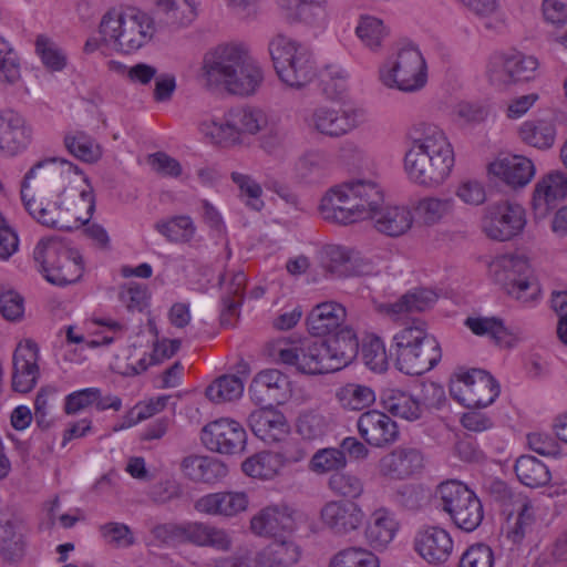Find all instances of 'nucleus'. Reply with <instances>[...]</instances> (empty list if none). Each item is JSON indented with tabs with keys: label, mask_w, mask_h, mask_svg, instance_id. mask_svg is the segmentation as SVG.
Listing matches in <instances>:
<instances>
[{
	"label": "nucleus",
	"mask_w": 567,
	"mask_h": 567,
	"mask_svg": "<svg viewBox=\"0 0 567 567\" xmlns=\"http://www.w3.org/2000/svg\"><path fill=\"white\" fill-rule=\"evenodd\" d=\"M157 11L163 16L165 24L185 27L196 17V7L193 0H157Z\"/></svg>",
	"instance_id": "nucleus-46"
},
{
	"label": "nucleus",
	"mask_w": 567,
	"mask_h": 567,
	"mask_svg": "<svg viewBox=\"0 0 567 567\" xmlns=\"http://www.w3.org/2000/svg\"><path fill=\"white\" fill-rule=\"evenodd\" d=\"M494 281L518 301L526 303L536 298L538 285L532 277L528 259L522 255H504L489 265Z\"/></svg>",
	"instance_id": "nucleus-11"
},
{
	"label": "nucleus",
	"mask_w": 567,
	"mask_h": 567,
	"mask_svg": "<svg viewBox=\"0 0 567 567\" xmlns=\"http://www.w3.org/2000/svg\"><path fill=\"white\" fill-rule=\"evenodd\" d=\"M472 396L470 409L486 408L499 395V385L486 371L472 369Z\"/></svg>",
	"instance_id": "nucleus-45"
},
{
	"label": "nucleus",
	"mask_w": 567,
	"mask_h": 567,
	"mask_svg": "<svg viewBox=\"0 0 567 567\" xmlns=\"http://www.w3.org/2000/svg\"><path fill=\"white\" fill-rule=\"evenodd\" d=\"M199 84L209 92L250 96L261 87L265 74L243 43H221L208 50L197 72Z\"/></svg>",
	"instance_id": "nucleus-2"
},
{
	"label": "nucleus",
	"mask_w": 567,
	"mask_h": 567,
	"mask_svg": "<svg viewBox=\"0 0 567 567\" xmlns=\"http://www.w3.org/2000/svg\"><path fill=\"white\" fill-rule=\"evenodd\" d=\"M231 181L238 186L240 197L249 208L256 212L262 209L265 205L261 199L262 189L251 176L234 172L231 173Z\"/></svg>",
	"instance_id": "nucleus-64"
},
{
	"label": "nucleus",
	"mask_w": 567,
	"mask_h": 567,
	"mask_svg": "<svg viewBox=\"0 0 567 567\" xmlns=\"http://www.w3.org/2000/svg\"><path fill=\"white\" fill-rule=\"evenodd\" d=\"M360 437L372 447H388L394 444L400 435L398 424L386 413L372 409L361 413L357 420Z\"/></svg>",
	"instance_id": "nucleus-17"
},
{
	"label": "nucleus",
	"mask_w": 567,
	"mask_h": 567,
	"mask_svg": "<svg viewBox=\"0 0 567 567\" xmlns=\"http://www.w3.org/2000/svg\"><path fill=\"white\" fill-rule=\"evenodd\" d=\"M154 228L169 243L174 244L189 243L196 233L194 220L188 215L172 216L169 218L158 220Z\"/></svg>",
	"instance_id": "nucleus-44"
},
{
	"label": "nucleus",
	"mask_w": 567,
	"mask_h": 567,
	"mask_svg": "<svg viewBox=\"0 0 567 567\" xmlns=\"http://www.w3.org/2000/svg\"><path fill=\"white\" fill-rule=\"evenodd\" d=\"M367 122L364 109L354 105L332 107L320 105L305 117L308 130L327 137L338 138L357 130Z\"/></svg>",
	"instance_id": "nucleus-12"
},
{
	"label": "nucleus",
	"mask_w": 567,
	"mask_h": 567,
	"mask_svg": "<svg viewBox=\"0 0 567 567\" xmlns=\"http://www.w3.org/2000/svg\"><path fill=\"white\" fill-rule=\"evenodd\" d=\"M398 530L395 514L386 507H379L370 514L364 536L373 549L381 550L394 539Z\"/></svg>",
	"instance_id": "nucleus-31"
},
{
	"label": "nucleus",
	"mask_w": 567,
	"mask_h": 567,
	"mask_svg": "<svg viewBox=\"0 0 567 567\" xmlns=\"http://www.w3.org/2000/svg\"><path fill=\"white\" fill-rule=\"evenodd\" d=\"M379 80L403 93H416L427 84V64L421 50L413 44L399 48L379 68Z\"/></svg>",
	"instance_id": "nucleus-8"
},
{
	"label": "nucleus",
	"mask_w": 567,
	"mask_h": 567,
	"mask_svg": "<svg viewBox=\"0 0 567 567\" xmlns=\"http://www.w3.org/2000/svg\"><path fill=\"white\" fill-rule=\"evenodd\" d=\"M33 259L45 279L53 285L65 286L82 276L81 256L54 238L39 240Z\"/></svg>",
	"instance_id": "nucleus-10"
},
{
	"label": "nucleus",
	"mask_w": 567,
	"mask_h": 567,
	"mask_svg": "<svg viewBox=\"0 0 567 567\" xmlns=\"http://www.w3.org/2000/svg\"><path fill=\"white\" fill-rule=\"evenodd\" d=\"M336 401L344 412H361L375 402V391L362 383L349 382L336 390Z\"/></svg>",
	"instance_id": "nucleus-38"
},
{
	"label": "nucleus",
	"mask_w": 567,
	"mask_h": 567,
	"mask_svg": "<svg viewBox=\"0 0 567 567\" xmlns=\"http://www.w3.org/2000/svg\"><path fill=\"white\" fill-rule=\"evenodd\" d=\"M489 172L511 187H524L533 178L535 167L530 159L519 155H508L489 164Z\"/></svg>",
	"instance_id": "nucleus-32"
},
{
	"label": "nucleus",
	"mask_w": 567,
	"mask_h": 567,
	"mask_svg": "<svg viewBox=\"0 0 567 567\" xmlns=\"http://www.w3.org/2000/svg\"><path fill=\"white\" fill-rule=\"evenodd\" d=\"M381 206L369 217L373 219L378 231L390 237H398L411 228L413 216L409 208L404 206Z\"/></svg>",
	"instance_id": "nucleus-36"
},
{
	"label": "nucleus",
	"mask_w": 567,
	"mask_h": 567,
	"mask_svg": "<svg viewBox=\"0 0 567 567\" xmlns=\"http://www.w3.org/2000/svg\"><path fill=\"white\" fill-rule=\"evenodd\" d=\"M248 425L257 437L268 444L280 442L289 432L282 414L265 409L252 411Z\"/></svg>",
	"instance_id": "nucleus-35"
},
{
	"label": "nucleus",
	"mask_w": 567,
	"mask_h": 567,
	"mask_svg": "<svg viewBox=\"0 0 567 567\" xmlns=\"http://www.w3.org/2000/svg\"><path fill=\"white\" fill-rule=\"evenodd\" d=\"M347 317L346 308L334 301H326L312 308L307 317L308 330L312 336H326L341 327Z\"/></svg>",
	"instance_id": "nucleus-34"
},
{
	"label": "nucleus",
	"mask_w": 567,
	"mask_h": 567,
	"mask_svg": "<svg viewBox=\"0 0 567 567\" xmlns=\"http://www.w3.org/2000/svg\"><path fill=\"white\" fill-rule=\"evenodd\" d=\"M258 557L260 567H291L299 560L300 549L290 540L274 542Z\"/></svg>",
	"instance_id": "nucleus-41"
},
{
	"label": "nucleus",
	"mask_w": 567,
	"mask_h": 567,
	"mask_svg": "<svg viewBox=\"0 0 567 567\" xmlns=\"http://www.w3.org/2000/svg\"><path fill=\"white\" fill-rule=\"evenodd\" d=\"M413 546L415 551L427 563L442 564L452 554L453 540L444 528L429 526L416 532Z\"/></svg>",
	"instance_id": "nucleus-23"
},
{
	"label": "nucleus",
	"mask_w": 567,
	"mask_h": 567,
	"mask_svg": "<svg viewBox=\"0 0 567 567\" xmlns=\"http://www.w3.org/2000/svg\"><path fill=\"white\" fill-rule=\"evenodd\" d=\"M514 468L517 478L528 487H540L550 481L548 467L532 455L519 456Z\"/></svg>",
	"instance_id": "nucleus-48"
},
{
	"label": "nucleus",
	"mask_w": 567,
	"mask_h": 567,
	"mask_svg": "<svg viewBox=\"0 0 567 567\" xmlns=\"http://www.w3.org/2000/svg\"><path fill=\"white\" fill-rule=\"evenodd\" d=\"M465 326L476 336L488 337L496 343L503 342L508 337L504 322L497 317L467 318Z\"/></svg>",
	"instance_id": "nucleus-60"
},
{
	"label": "nucleus",
	"mask_w": 567,
	"mask_h": 567,
	"mask_svg": "<svg viewBox=\"0 0 567 567\" xmlns=\"http://www.w3.org/2000/svg\"><path fill=\"white\" fill-rule=\"evenodd\" d=\"M246 281L247 278L243 271H225L219 276L218 282L223 290L220 313L223 326H234L244 299Z\"/></svg>",
	"instance_id": "nucleus-26"
},
{
	"label": "nucleus",
	"mask_w": 567,
	"mask_h": 567,
	"mask_svg": "<svg viewBox=\"0 0 567 567\" xmlns=\"http://www.w3.org/2000/svg\"><path fill=\"white\" fill-rule=\"evenodd\" d=\"M297 0H279V8L289 22L318 23L324 16V4L299 3Z\"/></svg>",
	"instance_id": "nucleus-53"
},
{
	"label": "nucleus",
	"mask_w": 567,
	"mask_h": 567,
	"mask_svg": "<svg viewBox=\"0 0 567 567\" xmlns=\"http://www.w3.org/2000/svg\"><path fill=\"white\" fill-rule=\"evenodd\" d=\"M380 402L389 413L408 421L419 420L423 412L420 400L399 389L383 390Z\"/></svg>",
	"instance_id": "nucleus-37"
},
{
	"label": "nucleus",
	"mask_w": 567,
	"mask_h": 567,
	"mask_svg": "<svg viewBox=\"0 0 567 567\" xmlns=\"http://www.w3.org/2000/svg\"><path fill=\"white\" fill-rule=\"evenodd\" d=\"M289 380L277 369L258 372L248 389L250 399L262 408L284 403L289 396Z\"/></svg>",
	"instance_id": "nucleus-18"
},
{
	"label": "nucleus",
	"mask_w": 567,
	"mask_h": 567,
	"mask_svg": "<svg viewBox=\"0 0 567 567\" xmlns=\"http://www.w3.org/2000/svg\"><path fill=\"white\" fill-rule=\"evenodd\" d=\"M38 347L32 341L20 343L13 353L12 389L19 393L31 391L39 378Z\"/></svg>",
	"instance_id": "nucleus-24"
},
{
	"label": "nucleus",
	"mask_w": 567,
	"mask_h": 567,
	"mask_svg": "<svg viewBox=\"0 0 567 567\" xmlns=\"http://www.w3.org/2000/svg\"><path fill=\"white\" fill-rule=\"evenodd\" d=\"M383 200V193L374 182L353 179L328 189L319 212L327 221L348 225L368 219Z\"/></svg>",
	"instance_id": "nucleus-4"
},
{
	"label": "nucleus",
	"mask_w": 567,
	"mask_h": 567,
	"mask_svg": "<svg viewBox=\"0 0 567 567\" xmlns=\"http://www.w3.org/2000/svg\"><path fill=\"white\" fill-rule=\"evenodd\" d=\"M99 31L104 43L112 44L123 53H132L151 42L156 29L148 13L131 10L121 14L105 13Z\"/></svg>",
	"instance_id": "nucleus-7"
},
{
	"label": "nucleus",
	"mask_w": 567,
	"mask_h": 567,
	"mask_svg": "<svg viewBox=\"0 0 567 567\" xmlns=\"http://www.w3.org/2000/svg\"><path fill=\"white\" fill-rule=\"evenodd\" d=\"M99 530L104 543L113 548H128L135 544L133 532L124 523H105Z\"/></svg>",
	"instance_id": "nucleus-63"
},
{
	"label": "nucleus",
	"mask_w": 567,
	"mask_h": 567,
	"mask_svg": "<svg viewBox=\"0 0 567 567\" xmlns=\"http://www.w3.org/2000/svg\"><path fill=\"white\" fill-rule=\"evenodd\" d=\"M354 32L367 50L379 53L382 51L391 30L382 19L370 14H362L358 19Z\"/></svg>",
	"instance_id": "nucleus-39"
},
{
	"label": "nucleus",
	"mask_w": 567,
	"mask_h": 567,
	"mask_svg": "<svg viewBox=\"0 0 567 567\" xmlns=\"http://www.w3.org/2000/svg\"><path fill=\"white\" fill-rule=\"evenodd\" d=\"M63 142L69 153L84 163L93 164L102 157L101 145L83 131L69 132Z\"/></svg>",
	"instance_id": "nucleus-42"
},
{
	"label": "nucleus",
	"mask_w": 567,
	"mask_h": 567,
	"mask_svg": "<svg viewBox=\"0 0 567 567\" xmlns=\"http://www.w3.org/2000/svg\"><path fill=\"white\" fill-rule=\"evenodd\" d=\"M411 146L404 155V169L413 183L436 187L454 166V152L445 132L433 123L420 122L409 131Z\"/></svg>",
	"instance_id": "nucleus-3"
},
{
	"label": "nucleus",
	"mask_w": 567,
	"mask_h": 567,
	"mask_svg": "<svg viewBox=\"0 0 567 567\" xmlns=\"http://www.w3.org/2000/svg\"><path fill=\"white\" fill-rule=\"evenodd\" d=\"M199 131L216 145L227 147L240 143L235 126L230 124L229 112L224 118L207 117L199 123Z\"/></svg>",
	"instance_id": "nucleus-43"
},
{
	"label": "nucleus",
	"mask_w": 567,
	"mask_h": 567,
	"mask_svg": "<svg viewBox=\"0 0 567 567\" xmlns=\"http://www.w3.org/2000/svg\"><path fill=\"white\" fill-rule=\"evenodd\" d=\"M296 512L287 505H270L260 509L250 519V530L257 536L276 537L290 533L296 527Z\"/></svg>",
	"instance_id": "nucleus-22"
},
{
	"label": "nucleus",
	"mask_w": 567,
	"mask_h": 567,
	"mask_svg": "<svg viewBox=\"0 0 567 567\" xmlns=\"http://www.w3.org/2000/svg\"><path fill=\"white\" fill-rule=\"evenodd\" d=\"M296 429L303 440L316 441L327 435L331 430V425L324 414L309 410L299 414Z\"/></svg>",
	"instance_id": "nucleus-52"
},
{
	"label": "nucleus",
	"mask_w": 567,
	"mask_h": 567,
	"mask_svg": "<svg viewBox=\"0 0 567 567\" xmlns=\"http://www.w3.org/2000/svg\"><path fill=\"white\" fill-rule=\"evenodd\" d=\"M522 141L539 150L550 148L556 140V127L549 121L524 122L519 127Z\"/></svg>",
	"instance_id": "nucleus-49"
},
{
	"label": "nucleus",
	"mask_w": 567,
	"mask_h": 567,
	"mask_svg": "<svg viewBox=\"0 0 567 567\" xmlns=\"http://www.w3.org/2000/svg\"><path fill=\"white\" fill-rule=\"evenodd\" d=\"M71 174L80 175V168L63 158H48L34 164L25 174L21 198L25 209L39 224L63 230L87 224L95 209L92 187L76 195L66 184Z\"/></svg>",
	"instance_id": "nucleus-1"
},
{
	"label": "nucleus",
	"mask_w": 567,
	"mask_h": 567,
	"mask_svg": "<svg viewBox=\"0 0 567 567\" xmlns=\"http://www.w3.org/2000/svg\"><path fill=\"white\" fill-rule=\"evenodd\" d=\"M437 506L449 515L451 522L461 530L474 532L484 518L481 499L466 484L457 480H447L435 489Z\"/></svg>",
	"instance_id": "nucleus-9"
},
{
	"label": "nucleus",
	"mask_w": 567,
	"mask_h": 567,
	"mask_svg": "<svg viewBox=\"0 0 567 567\" xmlns=\"http://www.w3.org/2000/svg\"><path fill=\"white\" fill-rule=\"evenodd\" d=\"M330 567H379V560L365 549L351 547L339 551L331 559Z\"/></svg>",
	"instance_id": "nucleus-62"
},
{
	"label": "nucleus",
	"mask_w": 567,
	"mask_h": 567,
	"mask_svg": "<svg viewBox=\"0 0 567 567\" xmlns=\"http://www.w3.org/2000/svg\"><path fill=\"white\" fill-rule=\"evenodd\" d=\"M23 553L22 534L17 520L9 519L0 524V554L13 560Z\"/></svg>",
	"instance_id": "nucleus-56"
},
{
	"label": "nucleus",
	"mask_w": 567,
	"mask_h": 567,
	"mask_svg": "<svg viewBox=\"0 0 567 567\" xmlns=\"http://www.w3.org/2000/svg\"><path fill=\"white\" fill-rule=\"evenodd\" d=\"M244 473L250 477L270 480L280 471L274 451H262L245 460L241 464Z\"/></svg>",
	"instance_id": "nucleus-54"
},
{
	"label": "nucleus",
	"mask_w": 567,
	"mask_h": 567,
	"mask_svg": "<svg viewBox=\"0 0 567 567\" xmlns=\"http://www.w3.org/2000/svg\"><path fill=\"white\" fill-rule=\"evenodd\" d=\"M525 224L524 208L509 200H499L487 205L482 217L484 234L498 241L511 240L522 233Z\"/></svg>",
	"instance_id": "nucleus-14"
},
{
	"label": "nucleus",
	"mask_w": 567,
	"mask_h": 567,
	"mask_svg": "<svg viewBox=\"0 0 567 567\" xmlns=\"http://www.w3.org/2000/svg\"><path fill=\"white\" fill-rule=\"evenodd\" d=\"M249 498L245 492H217L198 498L194 508L209 516L235 517L248 508Z\"/></svg>",
	"instance_id": "nucleus-25"
},
{
	"label": "nucleus",
	"mask_w": 567,
	"mask_h": 567,
	"mask_svg": "<svg viewBox=\"0 0 567 567\" xmlns=\"http://www.w3.org/2000/svg\"><path fill=\"white\" fill-rule=\"evenodd\" d=\"M390 355L395 358L401 372L420 375L439 363L442 352L435 337L427 332L426 323L413 319L393 336Z\"/></svg>",
	"instance_id": "nucleus-5"
},
{
	"label": "nucleus",
	"mask_w": 567,
	"mask_h": 567,
	"mask_svg": "<svg viewBox=\"0 0 567 567\" xmlns=\"http://www.w3.org/2000/svg\"><path fill=\"white\" fill-rule=\"evenodd\" d=\"M292 172L296 182L305 185H318L331 175L332 164L324 152L309 150L295 161Z\"/></svg>",
	"instance_id": "nucleus-28"
},
{
	"label": "nucleus",
	"mask_w": 567,
	"mask_h": 567,
	"mask_svg": "<svg viewBox=\"0 0 567 567\" xmlns=\"http://www.w3.org/2000/svg\"><path fill=\"white\" fill-rule=\"evenodd\" d=\"M230 124L240 137L241 134L255 135L267 127L268 117L266 113L259 109L239 107L229 111Z\"/></svg>",
	"instance_id": "nucleus-50"
},
{
	"label": "nucleus",
	"mask_w": 567,
	"mask_h": 567,
	"mask_svg": "<svg viewBox=\"0 0 567 567\" xmlns=\"http://www.w3.org/2000/svg\"><path fill=\"white\" fill-rule=\"evenodd\" d=\"M186 477L194 482L213 483L226 475L225 465L208 456L190 455L185 457L181 464Z\"/></svg>",
	"instance_id": "nucleus-40"
},
{
	"label": "nucleus",
	"mask_w": 567,
	"mask_h": 567,
	"mask_svg": "<svg viewBox=\"0 0 567 567\" xmlns=\"http://www.w3.org/2000/svg\"><path fill=\"white\" fill-rule=\"evenodd\" d=\"M454 199L451 197H425L417 204L416 212L420 218L427 225H434L452 214Z\"/></svg>",
	"instance_id": "nucleus-57"
},
{
	"label": "nucleus",
	"mask_w": 567,
	"mask_h": 567,
	"mask_svg": "<svg viewBox=\"0 0 567 567\" xmlns=\"http://www.w3.org/2000/svg\"><path fill=\"white\" fill-rule=\"evenodd\" d=\"M181 542L220 551H229L233 546L231 536L226 529L202 522L182 523Z\"/></svg>",
	"instance_id": "nucleus-27"
},
{
	"label": "nucleus",
	"mask_w": 567,
	"mask_h": 567,
	"mask_svg": "<svg viewBox=\"0 0 567 567\" xmlns=\"http://www.w3.org/2000/svg\"><path fill=\"white\" fill-rule=\"evenodd\" d=\"M330 491L346 498H359L363 491L364 485L362 480L351 472L339 471L333 473L328 481Z\"/></svg>",
	"instance_id": "nucleus-59"
},
{
	"label": "nucleus",
	"mask_w": 567,
	"mask_h": 567,
	"mask_svg": "<svg viewBox=\"0 0 567 567\" xmlns=\"http://www.w3.org/2000/svg\"><path fill=\"white\" fill-rule=\"evenodd\" d=\"M324 351L327 350L321 340L300 343L279 340L272 346L270 354L275 360L293 365L303 374L315 375L333 372Z\"/></svg>",
	"instance_id": "nucleus-13"
},
{
	"label": "nucleus",
	"mask_w": 567,
	"mask_h": 567,
	"mask_svg": "<svg viewBox=\"0 0 567 567\" xmlns=\"http://www.w3.org/2000/svg\"><path fill=\"white\" fill-rule=\"evenodd\" d=\"M34 51L44 68L51 72H61L68 64L66 52L48 34L40 33L35 37Z\"/></svg>",
	"instance_id": "nucleus-47"
},
{
	"label": "nucleus",
	"mask_w": 567,
	"mask_h": 567,
	"mask_svg": "<svg viewBox=\"0 0 567 567\" xmlns=\"http://www.w3.org/2000/svg\"><path fill=\"white\" fill-rule=\"evenodd\" d=\"M326 268L337 277H349L357 275L355 260L352 254L341 246H329L326 249Z\"/></svg>",
	"instance_id": "nucleus-58"
},
{
	"label": "nucleus",
	"mask_w": 567,
	"mask_h": 567,
	"mask_svg": "<svg viewBox=\"0 0 567 567\" xmlns=\"http://www.w3.org/2000/svg\"><path fill=\"white\" fill-rule=\"evenodd\" d=\"M437 301L435 291L426 288H414L402 295L395 302H380L375 310L398 321L413 313L424 312L431 309Z\"/></svg>",
	"instance_id": "nucleus-21"
},
{
	"label": "nucleus",
	"mask_w": 567,
	"mask_h": 567,
	"mask_svg": "<svg viewBox=\"0 0 567 567\" xmlns=\"http://www.w3.org/2000/svg\"><path fill=\"white\" fill-rule=\"evenodd\" d=\"M538 62L534 56L520 52L496 53L488 63L489 81L498 86L534 78Z\"/></svg>",
	"instance_id": "nucleus-16"
},
{
	"label": "nucleus",
	"mask_w": 567,
	"mask_h": 567,
	"mask_svg": "<svg viewBox=\"0 0 567 567\" xmlns=\"http://www.w3.org/2000/svg\"><path fill=\"white\" fill-rule=\"evenodd\" d=\"M346 465V454L337 447L320 449L309 461V470L316 474L336 473L344 468Z\"/></svg>",
	"instance_id": "nucleus-55"
},
{
	"label": "nucleus",
	"mask_w": 567,
	"mask_h": 567,
	"mask_svg": "<svg viewBox=\"0 0 567 567\" xmlns=\"http://www.w3.org/2000/svg\"><path fill=\"white\" fill-rule=\"evenodd\" d=\"M21 79L20 60L9 41L0 38V81L13 85Z\"/></svg>",
	"instance_id": "nucleus-61"
},
{
	"label": "nucleus",
	"mask_w": 567,
	"mask_h": 567,
	"mask_svg": "<svg viewBox=\"0 0 567 567\" xmlns=\"http://www.w3.org/2000/svg\"><path fill=\"white\" fill-rule=\"evenodd\" d=\"M200 440L212 452L233 455L245 450L247 434L239 422L221 417L203 427Z\"/></svg>",
	"instance_id": "nucleus-15"
},
{
	"label": "nucleus",
	"mask_w": 567,
	"mask_h": 567,
	"mask_svg": "<svg viewBox=\"0 0 567 567\" xmlns=\"http://www.w3.org/2000/svg\"><path fill=\"white\" fill-rule=\"evenodd\" d=\"M320 518L333 534L344 536L362 525L364 513L357 503L330 501L321 508Z\"/></svg>",
	"instance_id": "nucleus-20"
},
{
	"label": "nucleus",
	"mask_w": 567,
	"mask_h": 567,
	"mask_svg": "<svg viewBox=\"0 0 567 567\" xmlns=\"http://www.w3.org/2000/svg\"><path fill=\"white\" fill-rule=\"evenodd\" d=\"M275 70L286 85L301 89L317 75V65L309 47L284 34L275 35L268 45Z\"/></svg>",
	"instance_id": "nucleus-6"
},
{
	"label": "nucleus",
	"mask_w": 567,
	"mask_h": 567,
	"mask_svg": "<svg viewBox=\"0 0 567 567\" xmlns=\"http://www.w3.org/2000/svg\"><path fill=\"white\" fill-rule=\"evenodd\" d=\"M29 135L24 118L10 109L0 111V153L14 156L27 147Z\"/></svg>",
	"instance_id": "nucleus-29"
},
{
	"label": "nucleus",
	"mask_w": 567,
	"mask_h": 567,
	"mask_svg": "<svg viewBox=\"0 0 567 567\" xmlns=\"http://www.w3.org/2000/svg\"><path fill=\"white\" fill-rule=\"evenodd\" d=\"M244 392V380L234 374H224L217 378L206 389V396L214 403H224L237 400Z\"/></svg>",
	"instance_id": "nucleus-51"
},
{
	"label": "nucleus",
	"mask_w": 567,
	"mask_h": 567,
	"mask_svg": "<svg viewBox=\"0 0 567 567\" xmlns=\"http://www.w3.org/2000/svg\"><path fill=\"white\" fill-rule=\"evenodd\" d=\"M423 467L424 457L420 450L396 447L380 458L378 472L384 478L402 481L420 474Z\"/></svg>",
	"instance_id": "nucleus-19"
},
{
	"label": "nucleus",
	"mask_w": 567,
	"mask_h": 567,
	"mask_svg": "<svg viewBox=\"0 0 567 567\" xmlns=\"http://www.w3.org/2000/svg\"><path fill=\"white\" fill-rule=\"evenodd\" d=\"M567 197V176L554 172L543 177L535 186L533 208L537 217H545L557 200Z\"/></svg>",
	"instance_id": "nucleus-30"
},
{
	"label": "nucleus",
	"mask_w": 567,
	"mask_h": 567,
	"mask_svg": "<svg viewBox=\"0 0 567 567\" xmlns=\"http://www.w3.org/2000/svg\"><path fill=\"white\" fill-rule=\"evenodd\" d=\"M327 351L333 372L341 370L352 362L359 351V342L354 331L344 327L329 339L321 340Z\"/></svg>",
	"instance_id": "nucleus-33"
}]
</instances>
